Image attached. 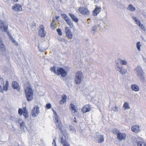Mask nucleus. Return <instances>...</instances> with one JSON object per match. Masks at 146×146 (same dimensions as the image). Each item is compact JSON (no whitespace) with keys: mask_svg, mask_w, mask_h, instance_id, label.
<instances>
[{"mask_svg":"<svg viewBox=\"0 0 146 146\" xmlns=\"http://www.w3.org/2000/svg\"><path fill=\"white\" fill-rule=\"evenodd\" d=\"M25 93L28 101H31L33 98L34 92L31 85H29L25 90Z\"/></svg>","mask_w":146,"mask_h":146,"instance_id":"f257e3e1","label":"nucleus"},{"mask_svg":"<svg viewBox=\"0 0 146 146\" xmlns=\"http://www.w3.org/2000/svg\"><path fill=\"white\" fill-rule=\"evenodd\" d=\"M50 70L52 72L58 75H61L62 77L65 76L67 74V72L62 68H58L56 70L55 66L50 67Z\"/></svg>","mask_w":146,"mask_h":146,"instance_id":"f03ea898","label":"nucleus"},{"mask_svg":"<svg viewBox=\"0 0 146 146\" xmlns=\"http://www.w3.org/2000/svg\"><path fill=\"white\" fill-rule=\"evenodd\" d=\"M54 114H55L54 116V122L55 123L56 126L59 129L61 133H62L63 131L62 129V123L55 112H54Z\"/></svg>","mask_w":146,"mask_h":146,"instance_id":"7ed1b4c3","label":"nucleus"},{"mask_svg":"<svg viewBox=\"0 0 146 146\" xmlns=\"http://www.w3.org/2000/svg\"><path fill=\"white\" fill-rule=\"evenodd\" d=\"M9 86V82L7 81L5 85H4V81L2 78H0V92H2L4 91H7Z\"/></svg>","mask_w":146,"mask_h":146,"instance_id":"20e7f679","label":"nucleus"},{"mask_svg":"<svg viewBox=\"0 0 146 146\" xmlns=\"http://www.w3.org/2000/svg\"><path fill=\"white\" fill-rule=\"evenodd\" d=\"M83 78V74L80 71L77 72L76 74L75 79V82L76 84L78 85L80 84L81 81V79Z\"/></svg>","mask_w":146,"mask_h":146,"instance_id":"39448f33","label":"nucleus"},{"mask_svg":"<svg viewBox=\"0 0 146 146\" xmlns=\"http://www.w3.org/2000/svg\"><path fill=\"white\" fill-rule=\"evenodd\" d=\"M18 114L20 116H21L23 114L25 118H28L29 117V113L25 107L23 108V110L19 108L18 110Z\"/></svg>","mask_w":146,"mask_h":146,"instance_id":"423d86ee","label":"nucleus"},{"mask_svg":"<svg viewBox=\"0 0 146 146\" xmlns=\"http://www.w3.org/2000/svg\"><path fill=\"white\" fill-rule=\"evenodd\" d=\"M78 10L83 15H88L90 13V11L86 7H80L78 8Z\"/></svg>","mask_w":146,"mask_h":146,"instance_id":"0eeeda50","label":"nucleus"},{"mask_svg":"<svg viewBox=\"0 0 146 146\" xmlns=\"http://www.w3.org/2000/svg\"><path fill=\"white\" fill-rule=\"evenodd\" d=\"M38 34L41 37H44L46 35V33L44 31V27L42 25H41L39 26Z\"/></svg>","mask_w":146,"mask_h":146,"instance_id":"6e6552de","label":"nucleus"},{"mask_svg":"<svg viewBox=\"0 0 146 146\" xmlns=\"http://www.w3.org/2000/svg\"><path fill=\"white\" fill-rule=\"evenodd\" d=\"M5 22L3 20H0V29L2 31L5 32H7L8 28V25H5Z\"/></svg>","mask_w":146,"mask_h":146,"instance_id":"1a4fd4ad","label":"nucleus"},{"mask_svg":"<svg viewBox=\"0 0 146 146\" xmlns=\"http://www.w3.org/2000/svg\"><path fill=\"white\" fill-rule=\"evenodd\" d=\"M39 108L38 106H34L31 111V115L33 117L36 116L39 113Z\"/></svg>","mask_w":146,"mask_h":146,"instance_id":"9d476101","label":"nucleus"},{"mask_svg":"<svg viewBox=\"0 0 146 146\" xmlns=\"http://www.w3.org/2000/svg\"><path fill=\"white\" fill-rule=\"evenodd\" d=\"M64 19L65 21L70 28H72L74 27L73 23L72 22L70 18L66 14L63 15Z\"/></svg>","mask_w":146,"mask_h":146,"instance_id":"9b49d317","label":"nucleus"},{"mask_svg":"<svg viewBox=\"0 0 146 146\" xmlns=\"http://www.w3.org/2000/svg\"><path fill=\"white\" fill-rule=\"evenodd\" d=\"M126 137V134L125 133L119 132L117 135V139L120 141L125 140Z\"/></svg>","mask_w":146,"mask_h":146,"instance_id":"f8f14e48","label":"nucleus"},{"mask_svg":"<svg viewBox=\"0 0 146 146\" xmlns=\"http://www.w3.org/2000/svg\"><path fill=\"white\" fill-rule=\"evenodd\" d=\"M65 34L66 37L69 39H71L72 38V34L69 28L68 27H66L65 28Z\"/></svg>","mask_w":146,"mask_h":146,"instance_id":"ddd939ff","label":"nucleus"},{"mask_svg":"<svg viewBox=\"0 0 146 146\" xmlns=\"http://www.w3.org/2000/svg\"><path fill=\"white\" fill-rule=\"evenodd\" d=\"M91 110V107L88 104H86L81 109V111L83 113H85L89 112Z\"/></svg>","mask_w":146,"mask_h":146,"instance_id":"4468645a","label":"nucleus"},{"mask_svg":"<svg viewBox=\"0 0 146 146\" xmlns=\"http://www.w3.org/2000/svg\"><path fill=\"white\" fill-rule=\"evenodd\" d=\"M102 10L101 7L96 6L95 9L92 12L93 16H96Z\"/></svg>","mask_w":146,"mask_h":146,"instance_id":"2eb2a0df","label":"nucleus"},{"mask_svg":"<svg viewBox=\"0 0 146 146\" xmlns=\"http://www.w3.org/2000/svg\"><path fill=\"white\" fill-rule=\"evenodd\" d=\"M13 9L15 11H21L22 10L21 5L19 4L16 3L12 7Z\"/></svg>","mask_w":146,"mask_h":146,"instance_id":"dca6fc26","label":"nucleus"},{"mask_svg":"<svg viewBox=\"0 0 146 146\" xmlns=\"http://www.w3.org/2000/svg\"><path fill=\"white\" fill-rule=\"evenodd\" d=\"M12 87L14 89H17L18 91L20 90V87L19 86L18 83L16 81H14L12 83Z\"/></svg>","mask_w":146,"mask_h":146,"instance_id":"f3484780","label":"nucleus"},{"mask_svg":"<svg viewBox=\"0 0 146 146\" xmlns=\"http://www.w3.org/2000/svg\"><path fill=\"white\" fill-rule=\"evenodd\" d=\"M70 109L73 113H75L78 111V108L77 107L72 104H70Z\"/></svg>","mask_w":146,"mask_h":146,"instance_id":"a211bd4d","label":"nucleus"},{"mask_svg":"<svg viewBox=\"0 0 146 146\" xmlns=\"http://www.w3.org/2000/svg\"><path fill=\"white\" fill-rule=\"evenodd\" d=\"M68 138V136L67 134L66 133H65L64 134H63L60 137V142L62 143V141L63 140H65V142H67L66 141Z\"/></svg>","mask_w":146,"mask_h":146,"instance_id":"6ab92c4d","label":"nucleus"},{"mask_svg":"<svg viewBox=\"0 0 146 146\" xmlns=\"http://www.w3.org/2000/svg\"><path fill=\"white\" fill-rule=\"evenodd\" d=\"M131 130L133 131L136 133L140 131L139 126L138 125L133 126L131 127Z\"/></svg>","mask_w":146,"mask_h":146,"instance_id":"aec40b11","label":"nucleus"},{"mask_svg":"<svg viewBox=\"0 0 146 146\" xmlns=\"http://www.w3.org/2000/svg\"><path fill=\"white\" fill-rule=\"evenodd\" d=\"M61 97L62 99L60 101L59 103L60 104H63L66 102L67 100V96L64 94Z\"/></svg>","mask_w":146,"mask_h":146,"instance_id":"412c9836","label":"nucleus"},{"mask_svg":"<svg viewBox=\"0 0 146 146\" xmlns=\"http://www.w3.org/2000/svg\"><path fill=\"white\" fill-rule=\"evenodd\" d=\"M68 15L73 21L76 23L78 22L79 21L78 19L74 15L71 13H69Z\"/></svg>","mask_w":146,"mask_h":146,"instance_id":"4be33fe9","label":"nucleus"},{"mask_svg":"<svg viewBox=\"0 0 146 146\" xmlns=\"http://www.w3.org/2000/svg\"><path fill=\"white\" fill-rule=\"evenodd\" d=\"M0 49L2 52H5L6 50V48L4 45L3 43L2 39L0 38Z\"/></svg>","mask_w":146,"mask_h":146,"instance_id":"5701e85b","label":"nucleus"},{"mask_svg":"<svg viewBox=\"0 0 146 146\" xmlns=\"http://www.w3.org/2000/svg\"><path fill=\"white\" fill-rule=\"evenodd\" d=\"M131 88L135 92L138 91L139 90V87L135 84L132 85L131 86Z\"/></svg>","mask_w":146,"mask_h":146,"instance_id":"b1692460","label":"nucleus"},{"mask_svg":"<svg viewBox=\"0 0 146 146\" xmlns=\"http://www.w3.org/2000/svg\"><path fill=\"white\" fill-rule=\"evenodd\" d=\"M98 142L101 143L104 141V136L103 135H100L98 137Z\"/></svg>","mask_w":146,"mask_h":146,"instance_id":"393cba45","label":"nucleus"},{"mask_svg":"<svg viewBox=\"0 0 146 146\" xmlns=\"http://www.w3.org/2000/svg\"><path fill=\"white\" fill-rule=\"evenodd\" d=\"M56 23L54 20H52L50 28L52 29H54L57 27Z\"/></svg>","mask_w":146,"mask_h":146,"instance_id":"a878e982","label":"nucleus"},{"mask_svg":"<svg viewBox=\"0 0 146 146\" xmlns=\"http://www.w3.org/2000/svg\"><path fill=\"white\" fill-rule=\"evenodd\" d=\"M127 9L131 11H134L135 10V8L132 4L129 5L127 8Z\"/></svg>","mask_w":146,"mask_h":146,"instance_id":"bb28decb","label":"nucleus"},{"mask_svg":"<svg viewBox=\"0 0 146 146\" xmlns=\"http://www.w3.org/2000/svg\"><path fill=\"white\" fill-rule=\"evenodd\" d=\"M123 107L124 108L125 110L129 109L130 108V107L129 104V103L127 102H125L124 103Z\"/></svg>","mask_w":146,"mask_h":146,"instance_id":"cd10ccee","label":"nucleus"},{"mask_svg":"<svg viewBox=\"0 0 146 146\" xmlns=\"http://www.w3.org/2000/svg\"><path fill=\"white\" fill-rule=\"evenodd\" d=\"M138 146H146V143L143 142L139 141L137 143Z\"/></svg>","mask_w":146,"mask_h":146,"instance_id":"c85d7f7f","label":"nucleus"},{"mask_svg":"<svg viewBox=\"0 0 146 146\" xmlns=\"http://www.w3.org/2000/svg\"><path fill=\"white\" fill-rule=\"evenodd\" d=\"M9 37L11 40H12V42L16 46H18V44L17 42L15 40L14 38L12 36H10Z\"/></svg>","mask_w":146,"mask_h":146,"instance_id":"c756f323","label":"nucleus"},{"mask_svg":"<svg viewBox=\"0 0 146 146\" xmlns=\"http://www.w3.org/2000/svg\"><path fill=\"white\" fill-rule=\"evenodd\" d=\"M62 145L63 146H70V144H69L68 142H65V140H63V141H62Z\"/></svg>","mask_w":146,"mask_h":146,"instance_id":"7c9ffc66","label":"nucleus"},{"mask_svg":"<svg viewBox=\"0 0 146 146\" xmlns=\"http://www.w3.org/2000/svg\"><path fill=\"white\" fill-rule=\"evenodd\" d=\"M119 72L121 74H125L126 72V70L123 69L122 67H119Z\"/></svg>","mask_w":146,"mask_h":146,"instance_id":"2f4dec72","label":"nucleus"},{"mask_svg":"<svg viewBox=\"0 0 146 146\" xmlns=\"http://www.w3.org/2000/svg\"><path fill=\"white\" fill-rule=\"evenodd\" d=\"M112 131L113 134H117V135L120 132L118 130L115 128L113 129Z\"/></svg>","mask_w":146,"mask_h":146,"instance_id":"473e14b6","label":"nucleus"},{"mask_svg":"<svg viewBox=\"0 0 146 146\" xmlns=\"http://www.w3.org/2000/svg\"><path fill=\"white\" fill-rule=\"evenodd\" d=\"M140 43H141L140 42H138L136 44L137 47L139 51L141 50L140 47L141 46V44Z\"/></svg>","mask_w":146,"mask_h":146,"instance_id":"72a5a7b5","label":"nucleus"},{"mask_svg":"<svg viewBox=\"0 0 146 146\" xmlns=\"http://www.w3.org/2000/svg\"><path fill=\"white\" fill-rule=\"evenodd\" d=\"M120 60V63L122 65H126L127 64V62L125 60Z\"/></svg>","mask_w":146,"mask_h":146,"instance_id":"f704fd0d","label":"nucleus"},{"mask_svg":"<svg viewBox=\"0 0 146 146\" xmlns=\"http://www.w3.org/2000/svg\"><path fill=\"white\" fill-rule=\"evenodd\" d=\"M137 25H138L143 30H145V28L144 27V25L141 23L140 22V23H138Z\"/></svg>","mask_w":146,"mask_h":146,"instance_id":"c9c22d12","label":"nucleus"},{"mask_svg":"<svg viewBox=\"0 0 146 146\" xmlns=\"http://www.w3.org/2000/svg\"><path fill=\"white\" fill-rule=\"evenodd\" d=\"M133 19L135 20L136 22V24L137 25L138 23H140V21L137 19V18L133 16L132 17Z\"/></svg>","mask_w":146,"mask_h":146,"instance_id":"e433bc0d","label":"nucleus"},{"mask_svg":"<svg viewBox=\"0 0 146 146\" xmlns=\"http://www.w3.org/2000/svg\"><path fill=\"white\" fill-rule=\"evenodd\" d=\"M56 30L58 35L60 36H61L62 34L61 30L60 29H57Z\"/></svg>","mask_w":146,"mask_h":146,"instance_id":"4c0bfd02","label":"nucleus"},{"mask_svg":"<svg viewBox=\"0 0 146 146\" xmlns=\"http://www.w3.org/2000/svg\"><path fill=\"white\" fill-rule=\"evenodd\" d=\"M51 105L50 103L47 104L45 108L47 109H50L51 108Z\"/></svg>","mask_w":146,"mask_h":146,"instance_id":"58836bf2","label":"nucleus"},{"mask_svg":"<svg viewBox=\"0 0 146 146\" xmlns=\"http://www.w3.org/2000/svg\"><path fill=\"white\" fill-rule=\"evenodd\" d=\"M21 128L24 129L25 126V123L24 122H22L20 124Z\"/></svg>","mask_w":146,"mask_h":146,"instance_id":"ea45409f","label":"nucleus"},{"mask_svg":"<svg viewBox=\"0 0 146 146\" xmlns=\"http://www.w3.org/2000/svg\"><path fill=\"white\" fill-rule=\"evenodd\" d=\"M52 144H54V146H56V143L55 142V141L54 139L53 141V142L52 143Z\"/></svg>","mask_w":146,"mask_h":146,"instance_id":"a19ab883","label":"nucleus"},{"mask_svg":"<svg viewBox=\"0 0 146 146\" xmlns=\"http://www.w3.org/2000/svg\"><path fill=\"white\" fill-rule=\"evenodd\" d=\"M115 110H114L115 111H118V108L117 107L115 106Z\"/></svg>","mask_w":146,"mask_h":146,"instance_id":"79ce46f5","label":"nucleus"},{"mask_svg":"<svg viewBox=\"0 0 146 146\" xmlns=\"http://www.w3.org/2000/svg\"><path fill=\"white\" fill-rule=\"evenodd\" d=\"M74 121L75 123H77V121L75 117H74Z\"/></svg>","mask_w":146,"mask_h":146,"instance_id":"37998d69","label":"nucleus"},{"mask_svg":"<svg viewBox=\"0 0 146 146\" xmlns=\"http://www.w3.org/2000/svg\"><path fill=\"white\" fill-rule=\"evenodd\" d=\"M19 0H13V1L15 2H17Z\"/></svg>","mask_w":146,"mask_h":146,"instance_id":"c03bdc74","label":"nucleus"},{"mask_svg":"<svg viewBox=\"0 0 146 146\" xmlns=\"http://www.w3.org/2000/svg\"><path fill=\"white\" fill-rule=\"evenodd\" d=\"M56 19H58V18L59 17H56Z\"/></svg>","mask_w":146,"mask_h":146,"instance_id":"a18cd8bd","label":"nucleus"},{"mask_svg":"<svg viewBox=\"0 0 146 146\" xmlns=\"http://www.w3.org/2000/svg\"><path fill=\"white\" fill-rule=\"evenodd\" d=\"M14 146H20L19 145H15Z\"/></svg>","mask_w":146,"mask_h":146,"instance_id":"49530a36","label":"nucleus"}]
</instances>
